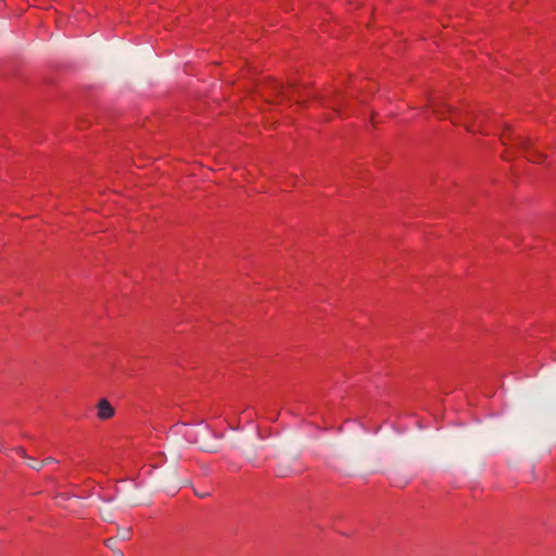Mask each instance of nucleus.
<instances>
[{
  "mask_svg": "<svg viewBox=\"0 0 556 556\" xmlns=\"http://www.w3.org/2000/svg\"><path fill=\"white\" fill-rule=\"evenodd\" d=\"M41 463H43V466H45L47 464L58 463V460L55 458H53V457H47L43 460H41Z\"/></svg>",
  "mask_w": 556,
  "mask_h": 556,
  "instance_id": "f8f14e48",
  "label": "nucleus"
},
{
  "mask_svg": "<svg viewBox=\"0 0 556 556\" xmlns=\"http://www.w3.org/2000/svg\"><path fill=\"white\" fill-rule=\"evenodd\" d=\"M206 430L207 432L213 437V438H216V439H220L223 438L222 434H217L216 432L212 431L208 427H206Z\"/></svg>",
  "mask_w": 556,
  "mask_h": 556,
  "instance_id": "ddd939ff",
  "label": "nucleus"
},
{
  "mask_svg": "<svg viewBox=\"0 0 556 556\" xmlns=\"http://www.w3.org/2000/svg\"><path fill=\"white\" fill-rule=\"evenodd\" d=\"M517 146L525 150L527 153H528V159L529 161L533 162V163H539L541 162L542 160V155L538 152H533L531 151L530 149V142H529V139H526V138H519L517 140Z\"/></svg>",
  "mask_w": 556,
  "mask_h": 556,
  "instance_id": "7ed1b4c3",
  "label": "nucleus"
},
{
  "mask_svg": "<svg viewBox=\"0 0 556 556\" xmlns=\"http://www.w3.org/2000/svg\"><path fill=\"white\" fill-rule=\"evenodd\" d=\"M466 129L468 131H473V128H472V126L469 123L466 124Z\"/></svg>",
  "mask_w": 556,
  "mask_h": 556,
  "instance_id": "f3484780",
  "label": "nucleus"
},
{
  "mask_svg": "<svg viewBox=\"0 0 556 556\" xmlns=\"http://www.w3.org/2000/svg\"><path fill=\"white\" fill-rule=\"evenodd\" d=\"M26 460H27L28 467H30L34 470L39 471L43 467V463H41L40 460H37L34 457L28 456Z\"/></svg>",
  "mask_w": 556,
  "mask_h": 556,
  "instance_id": "0eeeda50",
  "label": "nucleus"
},
{
  "mask_svg": "<svg viewBox=\"0 0 556 556\" xmlns=\"http://www.w3.org/2000/svg\"><path fill=\"white\" fill-rule=\"evenodd\" d=\"M289 88L295 90V85L294 84H290Z\"/></svg>",
  "mask_w": 556,
  "mask_h": 556,
  "instance_id": "6ab92c4d",
  "label": "nucleus"
},
{
  "mask_svg": "<svg viewBox=\"0 0 556 556\" xmlns=\"http://www.w3.org/2000/svg\"><path fill=\"white\" fill-rule=\"evenodd\" d=\"M114 556H124V554L121 549H116L114 551Z\"/></svg>",
  "mask_w": 556,
  "mask_h": 556,
  "instance_id": "4468645a",
  "label": "nucleus"
},
{
  "mask_svg": "<svg viewBox=\"0 0 556 556\" xmlns=\"http://www.w3.org/2000/svg\"><path fill=\"white\" fill-rule=\"evenodd\" d=\"M332 108H333L334 111L339 112V109H338L337 104H333Z\"/></svg>",
  "mask_w": 556,
  "mask_h": 556,
  "instance_id": "aec40b11",
  "label": "nucleus"
},
{
  "mask_svg": "<svg viewBox=\"0 0 556 556\" xmlns=\"http://www.w3.org/2000/svg\"><path fill=\"white\" fill-rule=\"evenodd\" d=\"M428 105L432 109V112L440 118H444L445 113L455 112V109L453 106L448 105L441 99H430Z\"/></svg>",
  "mask_w": 556,
  "mask_h": 556,
  "instance_id": "f257e3e1",
  "label": "nucleus"
},
{
  "mask_svg": "<svg viewBox=\"0 0 556 556\" xmlns=\"http://www.w3.org/2000/svg\"><path fill=\"white\" fill-rule=\"evenodd\" d=\"M465 113H466V115H467L468 117L476 118L475 114H473V113H471L470 111H466Z\"/></svg>",
  "mask_w": 556,
  "mask_h": 556,
  "instance_id": "dca6fc26",
  "label": "nucleus"
},
{
  "mask_svg": "<svg viewBox=\"0 0 556 556\" xmlns=\"http://www.w3.org/2000/svg\"><path fill=\"white\" fill-rule=\"evenodd\" d=\"M104 543H105V546L109 547L110 549H112L113 552L116 551L115 549L116 541L114 538L106 539Z\"/></svg>",
  "mask_w": 556,
  "mask_h": 556,
  "instance_id": "6e6552de",
  "label": "nucleus"
},
{
  "mask_svg": "<svg viewBox=\"0 0 556 556\" xmlns=\"http://www.w3.org/2000/svg\"><path fill=\"white\" fill-rule=\"evenodd\" d=\"M271 87H273V90L277 93V94H281V96H285V92L282 90V86L279 85V84H271Z\"/></svg>",
  "mask_w": 556,
  "mask_h": 556,
  "instance_id": "1a4fd4ad",
  "label": "nucleus"
},
{
  "mask_svg": "<svg viewBox=\"0 0 556 556\" xmlns=\"http://www.w3.org/2000/svg\"><path fill=\"white\" fill-rule=\"evenodd\" d=\"M451 119H452V123H454V124L458 123V119L456 118V116H452Z\"/></svg>",
  "mask_w": 556,
  "mask_h": 556,
  "instance_id": "a211bd4d",
  "label": "nucleus"
},
{
  "mask_svg": "<svg viewBox=\"0 0 556 556\" xmlns=\"http://www.w3.org/2000/svg\"><path fill=\"white\" fill-rule=\"evenodd\" d=\"M16 452L20 456H22L23 458L27 459L28 455L26 454L25 450L22 448V447H17L16 448Z\"/></svg>",
  "mask_w": 556,
  "mask_h": 556,
  "instance_id": "9b49d317",
  "label": "nucleus"
},
{
  "mask_svg": "<svg viewBox=\"0 0 556 556\" xmlns=\"http://www.w3.org/2000/svg\"><path fill=\"white\" fill-rule=\"evenodd\" d=\"M292 473L293 470L285 462H280L276 467V476L278 477H288Z\"/></svg>",
  "mask_w": 556,
  "mask_h": 556,
  "instance_id": "39448f33",
  "label": "nucleus"
},
{
  "mask_svg": "<svg viewBox=\"0 0 556 556\" xmlns=\"http://www.w3.org/2000/svg\"><path fill=\"white\" fill-rule=\"evenodd\" d=\"M199 497L204 498L208 495V493H195Z\"/></svg>",
  "mask_w": 556,
  "mask_h": 556,
  "instance_id": "2eb2a0df",
  "label": "nucleus"
},
{
  "mask_svg": "<svg viewBox=\"0 0 556 556\" xmlns=\"http://www.w3.org/2000/svg\"><path fill=\"white\" fill-rule=\"evenodd\" d=\"M97 416L101 420H108L115 415V408L106 399H101L97 403Z\"/></svg>",
  "mask_w": 556,
  "mask_h": 556,
  "instance_id": "f03ea898",
  "label": "nucleus"
},
{
  "mask_svg": "<svg viewBox=\"0 0 556 556\" xmlns=\"http://www.w3.org/2000/svg\"><path fill=\"white\" fill-rule=\"evenodd\" d=\"M100 514L103 520L111 521L112 514L110 511L101 510Z\"/></svg>",
  "mask_w": 556,
  "mask_h": 556,
  "instance_id": "9d476101",
  "label": "nucleus"
},
{
  "mask_svg": "<svg viewBox=\"0 0 556 556\" xmlns=\"http://www.w3.org/2000/svg\"><path fill=\"white\" fill-rule=\"evenodd\" d=\"M117 538L123 541H127L131 538V528L117 527Z\"/></svg>",
  "mask_w": 556,
  "mask_h": 556,
  "instance_id": "423d86ee",
  "label": "nucleus"
},
{
  "mask_svg": "<svg viewBox=\"0 0 556 556\" xmlns=\"http://www.w3.org/2000/svg\"><path fill=\"white\" fill-rule=\"evenodd\" d=\"M191 443L199 444L200 448L204 452L214 453L217 451V447L214 443L207 442V441H200L199 439L194 438L190 440Z\"/></svg>",
  "mask_w": 556,
  "mask_h": 556,
  "instance_id": "20e7f679",
  "label": "nucleus"
}]
</instances>
